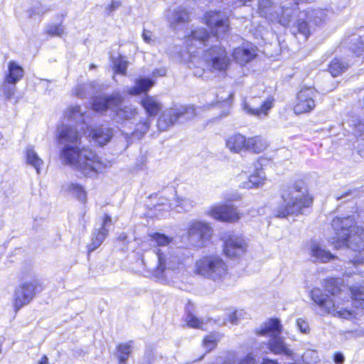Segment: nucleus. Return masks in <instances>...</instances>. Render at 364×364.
<instances>
[{"instance_id": "nucleus-1", "label": "nucleus", "mask_w": 364, "mask_h": 364, "mask_svg": "<svg viewBox=\"0 0 364 364\" xmlns=\"http://www.w3.org/2000/svg\"><path fill=\"white\" fill-rule=\"evenodd\" d=\"M58 133L59 141L64 144L60 152L64 164L87 177H94L102 171L105 165L97 154L88 149H80V134L76 128L63 125Z\"/></svg>"}, {"instance_id": "nucleus-2", "label": "nucleus", "mask_w": 364, "mask_h": 364, "mask_svg": "<svg viewBox=\"0 0 364 364\" xmlns=\"http://www.w3.org/2000/svg\"><path fill=\"white\" fill-rule=\"evenodd\" d=\"M331 226L336 237L331 242L336 247H346L355 252L364 251V229L355 225L353 216L336 217L332 220ZM355 264L364 263V257L359 253L351 261Z\"/></svg>"}, {"instance_id": "nucleus-3", "label": "nucleus", "mask_w": 364, "mask_h": 364, "mask_svg": "<svg viewBox=\"0 0 364 364\" xmlns=\"http://www.w3.org/2000/svg\"><path fill=\"white\" fill-rule=\"evenodd\" d=\"M325 289L333 296V299L323 294L320 289L315 288L311 291V299L321 310L326 313L346 319H350L355 316V312L353 311H349L340 306L341 304H343V303L341 302V300L343 301L342 292L339 287L336 284V280L335 279L326 280Z\"/></svg>"}, {"instance_id": "nucleus-4", "label": "nucleus", "mask_w": 364, "mask_h": 364, "mask_svg": "<svg viewBox=\"0 0 364 364\" xmlns=\"http://www.w3.org/2000/svg\"><path fill=\"white\" fill-rule=\"evenodd\" d=\"M282 198L284 205L274 210V215L278 218H286L289 215L302 213L305 208L312 203V198L308 195L306 187L302 182H296L282 190Z\"/></svg>"}, {"instance_id": "nucleus-5", "label": "nucleus", "mask_w": 364, "mask_h": 364, "mask_svg": "<svg viewBox=\"0 0 364 364\" xmlns=\"http://www.w3.org/2000/svg\"><path fill=\"white\" fill-rule=\"evenodd\" d=\"M124 98L119 92H113L110 95L97 97L92 102V108L99 112L110 109L114 112L118 122L124 123L136 119L138 115L137 108L133 105H122Z\"/></svg>"}, {"instance_id": "nucleus-6", "label": "nucleus", "mask_w": 364, "mask_h": 364, "mask_svg": "<svg viewBox=\"0 0 364 364\" xmlns=\"http://www.w3.org/2000/svg\"><path fill=\"white\" fill-rule=\"evenodd\" d=\"M210 38V33L203 28L193 31L190 35L186 37V43L189 53L187 65L191 69L196 68V70L193 71L195 76L201 77L204 69L200 67L203 62L200 60L199 56L193 54L195 53L193 48L196 47L199 49L202 46H206Z\"/></svg>"}, {"instance_id": "nucleus-7", "label": "nucleus", "mask_w": 364, "mask_h": 364, "mask_svg": "<svg viewBox=\"0 0 364 364\" xmlns=\"http://www.w3.org/2000/svg\"><path fill=\"white\" fill-rule=\"evenodd\" d=\"M154 252L157 257V264L148 267L145 264V266L159 279H164L169 271L180 269L183 265L181 257L174 251L158 248Z\"/></svg>"}, {"instance_id": "nucleus-8", "label": "nucleus", "mask_w": 364, "mask_h": 364, "mask_svg": "<svg viewBox=\"0 0 364 364\" xmlns=\"http://www.w3.org/2000/svg\"><path fill=\"white\" fill-rule=\"evenodd\" d=\"M195 273L205 278L218 281L226 274L227 265L219 256L206 255L196 261Z\"/></svg>"}, {"instance_id": "nucleus-9", "label": "nucleus", "mask_w": 364, "mask_h": 364, "mask_svg": "<svg viewBox=\"0 0 364 364\" xmlns=\"http://www.w3.org/2000/svg\"><path fill=\"white\" fill-rule=\"evenodd\" d=\"M282 326L278 319H270L265 324L258 334L267 336L270 338L269 341V348L274 354H282L287 356H291L292 350L286 344L284 340L280 336Z\"/></svg>"}, {"instance_id": "nucleus-10", "label": "nucleus", "mask_w": 364, "mask_h": 364, "mask_svg": "<svg viewBox=\"0 0 364 364\" xmlns=\"http://www.w3.org/2000/svg\"><path fill=\"white\" fill-rule=\"evenodd\" d=\"M213 235L210 225L203 221L191 222L187 230V238L189 244L196 248L206 245Z\"/></svg>"}, {"instance_id": "nucleus-11", "label": "nucleus", "mask_w": 364, "mask_h": 364, "mask_svg": "<svg viewBox=\"0 0 364 364\" xmlns=\"http://www.w3.org/2000/svg\"><path fill=\"white\" fill-rule=\"evenodd\" d=\"M318 93L311 87H305L297 93L293 110L296 114H307L316 107V100Z\"/></svg>"}, {"instance_id": "nucleus-12", "label": "nucleus", "mask_w": 364, "mask_h": 364, "mask_svg": "<svg viewBox=\"0 0 364 364\" xmlns=\"http://www.w3.org/2000/svg\"><path fill=\"white\" fill-rule=\"evenodd\" d=\"M196 115L194 107H181L166 110L158 120V127L161 131H165L170 126H172L178 119L184 117L190 119Z\"/></svg>"}, {"instance_id": "nucleus-13", "label": "nucleus", "mask_w": 364, "mask_h": 364, "mask_svg": "<svg viewBox=\"0 0 364 364\" xmlns=\"http://www.w3.org/2000/svg\"><path fill=\"white\" fill-rule=\"evenodd\" d=\"M203 58L207 65L214 70H225L230 63L226 50L220 46H213L205 50Z\"/></svg>"}, {"instance_id": "nucleus-14", "label": "nucleus", "mask_w": 364, "mask_h": 364, "mask_svg": "<svg viewBox=\"0 0 364 364\" xmlns=\"http://www.w3.org/2000/svg\"><path fill=\"white\" fill-rule=\"evenodd\" d=\"M208 214L213 218L228 223H235L241 218V214L232 205H215L208 210Z\"/></svg>"}, {"instance_id": "nucleus-15", "label": "nucleus", "mask_w": 364, "mask_h": 364, "mask_svg": "<svg viewBox=\"0 0 364 364\" xmlns=\"http://www.w3.org/2000/svg\"><path fill=\"white\" fill-rule=\"evenodd\" d=\"M205 23L215 31L217 36L226 33L229 31V21L227 14L220 11H208L205 16Z\"/></svg>"}, {"instance_id": "nucleus-16", "label": "nucleus", "mask_w": 364, "mask_h": 364, "mask_svg": "<svg viewBox=\"0 0 364 364\" xmlns=\"http://www.w3.org/2000/svg\"><path fill=\"white\" fill-rule=\"evenodd\" d=\"M247 248V244L245 240L239 235H230L224 242V253L230 258L242 255Z\"/></svg>"}, {"instance_id": "nucleus-17", "label": "nucleus", "mask_w": 364, "mask_h": 364, "mask_svg": "<svg viewBox=\"0 0 364 364\" xmlns=\"http://www.w3.org/2000/svg\"><path fill=\"white\" fill-rule=\"evenodd\" d=\"M34 291L35 287L31 283H24L16 289L13 299L16 311L30 303L34 297Z\"/></svg>"}, {"instance_id": "nucleus-18", "label": "nucleus", "mask_w": 364, "mask_h": 364, "mask_svg": "<svg viewBox=\"0 0 364 364\" xmlns=\"http://www.w3.org/2000/svg\"><path fill=\"white\" fill-rule=\"evenodd\" d=\"M278 6L272 0H259L258 3V12L271 22H277L281 25L288 23L287 17L279 18Z\"/></svg>"}, {"instance_id": "nucleus-19", "label": "nucleus", "mask_w": 364, "mask_h": 364, "mask_svg": "<svg viewBox=\"0 0 364 364\" xmlns=\"http://www.w3.org/2000/svg\"><path fill=\"white\" fill-rule=\"evenodd\" d=\"M112 224L111 217L105 214L101 220L99 229L93 232L91 242L87 245L88 252H91L98 248L105 240L109 233V227Z\"/></svg>"}, {"instance_id": "nucleus-20", "label": "nucleus", "mask_w": 364, "mask_h": 364, "mask_svg": "<svg viewBox=\"0 0 364 364\" xmlns=\"http://www.w3.org/2000/svg\"><path fill=\"white\" fill-rule=\"evenodd\" d=\"M309 255L314 262L326 263L336 258L335 255L316 241H312L309 244Z\"/></svg>"}, {"instance_id": "nucleus-21", "label": "nucleus", "mask_w": 364, "mask_h": 364, "mask_svg": "<svg viewBox=\"0 0 364 364\" xmlns=\"http://www.w3.org/2000/svg\"><path fill=\"white\" fill-rule=\"evenodd\" d=\"M274 98L268 97L263 101L259 107H255V103L252 105L244 103L243 109L249 114L257 117L259 119H264L268 116L269 111L273 107Z\"/></svg>"}, {"instance_id": "nucleus-22", "label": "nucleus", "mask_w": 364, "mask_h": 364, "mask_svg": "<svg viewBox=\"0 0 364 364\" xmlns=\"http://www.w3.org/2000/svg\"><path fill=\"white\" fill-rule=\"evenodd\" d=\"M166 18L170 26L175 30L178 26L190 21V14L185 9L178 6L168 9Z\"/></svg>"}, {"instance_id": "nucleus-23", "label": "nucleus", "mask_w": 364, "mask_h": 364, "mask_svg": "<svg viewBox=\"0 0 364 364\" xmlns=\"http://www.w3.org/2000/svg\"><path fill=\"white\" fill-rule=\"evenodd\" d=\"M232 56L237 63L244 65L256 56V50L250 45L238 47L233 50Z\"/></svg>"}, {"instance_id": "nucleus-24", "label": "nucleus", "mask_w": 364, "mask_h": 364, "mask_svg": "<svg viewBox=\"0 0 364 364\" xmlns=\"http://www.w3.org/2000/svg\"><path fill=\"white\" fill-rule=\"evenodd\" d=\"M247 139L240 134H235L227 138L226 147L232 153L239 154L246 151Z\"/></svg>"}, {"instance_id": "nucleus-25", "label": "nucleus", "mask_w": 364, "mask_h": 364, "mask_svg": "<svg viewBox=\"0 0 364 364\" xmlns=\"http://www.w3.org/2000/svg\"><path fill=\"white\" fill-rule=\"evenodd\" d=\"M24 157L26 164L35 168L37 174H40L43 161L38 156L33 146L28 145L25 148Z\"/></svg>"}, {"instance_id": "nucleus-26", "label": "nucleus", "mask_w": 364, "mask_h": 364, "mask_svg": "<svg viewBox=\"0 0 364 364\" xmlns=\"http://www.w3.org/2000/svg\"><path fill=\"white\" fill-rule=\"evenodd\" d=\"M278 11L279 18L285 16L288 19V23L283 25L284 26H289L296 16L298 18V15L300 12L297 9V4L296 2H283L282 6L278 8Z\"/></svg>"}, {"instance_id": "nucleus-27", "label": "nucleus", "mask_w": 364, "mask_h": 364, "mask_svg": "<svg viewBox=\"0 0 364 364\" xmlns=\"http://www.w3.org/2000/svg\"><path fill=\"white\" fill-rule=\"evenodd\" d=\"M90 136L100 146L105 145L112 138V132L110 129L100 127L92 130Z\"/></svg>"}, {"instance_id": "nucleus-28", "label": "nucleus", "mask_w": 364, "mask_h": 364, "mask_svg": "<svg viewBox=\"0 0 364 364\" xmlns=\"http://www.w3.org/2000/svg\"><path fill=\"white\" fill-rule=\"evenodd\" d=\"M344 129L351 132L355 136L360 135L364 132V122L356 116H350L343 122Z\"/></svg>"}, {"instance_id": "nucleus-29", "label": "nucleus", "mask_w": 364, "mask_h": 364, "mask_svg": "<svg viewBox=\"0 0 364 364\" xmlns=\"http://www.w3.org/2000/svg\"><path fill=\"white\" fill-rule=\"evenodd\" d=\"M85 112L79 105H73L68 107L65 111V117L76 123L87 124Z\"/></svg>"}, {"instance_id": "nucleus-30", "label": "nucleus", "mask_w": 364, "mask_h": 364, "mask_svg": "<svg viewBox=\"0 0 364 364\" xmlns=\"http://www.w3.org/2000/svg\"><path fill=\"white\" fill-rule=\"evenodd\" d=\"M306 11L299 12L298 18L294 23L297 32L301 34L306 39L311 35L313 25L308 24V18L306 16Z\"/></svg>"}, {"instance_id": "nucleus-31", "label": "nucleus", "mask_w": 364, "mask_h": 364, "mask_svg": "<svg viewBox=\"0 0 364 364\" xmlns=\"http://www.w3.org/2000/svg\"><path fill=\"white\" fill-rule=\"evenodd\" d=\"M267 147V143L262 136H256L247 139L246 151L259 154L264 151Z\"/></svg>"}, {"instance_id": "nucleus-32", "label": "nucleus", "mask_w": 364, "mask_h": 364, "mask_svg": "<svg viewBox=\"0 0 364 364\" xmlns=\"http://www.w3.org/2000/svg\"><path fill=\"white\" fill-rule=\"evenodd\" d=\"M141 103L149 116L156 115L162 108L157 99L151 96H146L141 100Z\"/></svg>"}, {"instance_id": "nucleus-33", "label": "nucleus", "mask_w": 364, "mask_h": 364, "mask_svg": "<svg viewBox=\"0 0 364 364\" xmlns=\"http://www.w3.org/2000/svg\"><path fill=\"white\" fill-rule=\"evenodd\" d=\"M306 14L308 21L314 26L322 25L328 17V11L323 9H312L306 11Z\"/></svg>"}, {"instance_id": "nucleus-34", "label": "nucleus", "mask_w": 364, "mask_h": 364, "mask_svg": "<svg viewBox=\"0 0 364 364\" xmlns=\"http://www.w3.org/2000/svg\"><path fill=\"white\" fill-rule=\"evenodd\" d=\"M150 126V122L148 118L145 120H140L139 123L136 124V128L132 133H126L125 138L129 141V139H140L143 136L148 132Z\"/></svg>"}, {"instance_id": "nucleus-35", "label": "nucleus", "mask_w": 364, "mask_h": 364, "mask_svg": "<svg viewBox=\"0 0 364 364\" xmlns=\"http://www.w3.org/2000/svg\"><path fill=\"white\" fill-rule=\"evenodd\" d=\"M8 73L5 79L17 83L23 76V68L14 61H11L8 65Z\"/></svg>"}, {"instance_id": "nucleus-36", "label": "nucleus", "mask_w": 364, "mask_h": 364, "mask_svg": "<svg viewBox=\"0 0 364 364\" xmlns=\"http://www.w3.org/2000/svg\"><path fill=\"white\" fill-rule=\"evenodd\" d=\"M264 173L262 169H257L253 174L250 176L248 181L243 183V187L247 189L259 187L264 183Z\"/></svg>"}, {"instance_id": "nucleus-37", "label": "nucleus", "mask_w": 364, "mask_h": 364, "mask_svg": "<svg viewBox=\"0 0 364 364\" xmlns=\"http://www.w3.org/2000/svg\"><path fill=\"white\" fill-rule=\"evenodd\" d=\"M149 236L151 237L150 241L152 245L156 246L155 250H156L158 248L164 250V247L168 245L173 241L172 237H168L164 234L159 232H155L153 235H150Z\"/></svg>"}, {"instance_id": "nucleus-38", "label": "nucleus", "mask_w": 364, "mask_h": 364, "mask_svg": "<svg viewBox=\"0 0 364 364\" xmlns=\"http://www.w3.org/2000/svg\"><path fill=\"white\" fill-rule=\"evenodd\" d=\"M154 81L148 78H141L136 81V85L128 90L131 95H138L143 92H146L153 85Z\"/></svg>"}, {"instance_id": "nucleus-39", "label": "nucleus", "mask_w": 364, "mask_h": 364, "mask_svg": "<svg viewBox=\"0 0 364 364\" xmlns=\"http://www.w3.org/2000/svg\"><path fill=\"white\" fill-rule=\"evenodd\" d=\"M353 305L355 308L364 309V285L350 288Z\"/></svg>"}, {"instance_id": "nucleus-40", "label": "nucleus", "mask_w": 364, "mask_h": 364, "mask_svg": "<svg viewBox=\"0 0 364 364\" xmlns=\"http://www.w3.org/2000/svg\"><path fill=\"white\" fill-rule=\"evenodd\" d=\"M132 350L131 342L121 343L117 346V357L119 360V364H127L129 355Z\"/></svg>"}, {"instance_id": "nucleus-41", "label": "nucleus", "mask_w": 364, "mask_h": 364, "mask_svg": "<svg viewBox=\"0 0 364 364\" xmlns=\"http://www.w3.org/2000/svg\"><path fill=\"white\" fill-rule=\"evenodd\" d=\"M68 193L81 202L86 201L87 193L82 186L76 183H71L68 186Z\"/></svg>"}, {"instance_id": "nucleus-42", "label": "nucleus", "mask_w": 364, "mask_h": 364, "mask_svg": "<svg viewBox=\"0 0 364 364\" xmlns=\"http://www.w3.org/2000/svg\"><path fill=\"white\" fill-rule=\"evenodd\" d=\"M349 65L346 63L335 58L331 62L328 70L333 77H336L346 71Z\"/></svg>"}, {"instance_id": "nucleus-43", "label": "nucleus", "mask_w": 364, "mask_h": 364, "mask_svg": "<svg viewBox=\"0 0 364 364\" xmlns=\"http://www.w3.org/2000/svg\"><path fill=\"white\" fill-rule=\"evenodd\" d=\"M16 83L4 79L0 85V95L6 99L10 100L16 92Z\"/></svg>"}, {"instance_id": "nucleus-44", "label": "nucleus", "mask_w": 364, "mask_h": 364, "mask_svg": "<svg viewBox=\"0 0 364 364\" xmlns=\"http://www.w3.org/2000/svg\"><path fill=\"white\" fill-rule=\"evenodd\" d=\"M174 200L176 203V206L181 208L183 210L185 211L190 210L196 205L195 201H193L191 198L186 196H179L175 195Z\"/></svg>"}, {"instance_id": "nucleus-45", "label": "nucleus", "mask_w": 364, "mask_h": 364, "mask_svg": "<svg viewBox=\"0 0 364 364\" xmlns=\"http://www.w3.org/2000/svg\"><path fill=\"white\" fill-rule=\"evenodd\" d=\"M220 338L221 336L218 333H211L203 339V346L207 350V352L213 349L217 346V343Z\"/></svg>"}, {"instance_id": "nucleus-46", "label": "nucleus", "mask_w": 364, "mask_h": 364, "mask_svg": "<svg viewBox=\"0 0 364 364\" xmlns=\"http://www.w3.org/2000/svg\"><path fill=\"white\" fill-rule=\"evenodd\" d=\"M46 31L49 36L60 37L65 33V27L61 23H50L46 26Z\"/></svg>"}, {"instance_id": "nucleus-47", "label": "nucleus", "mask_w": 364, "mask_h": 364, "mask_svg": "<svg viewBox=\"0 0 364 364\" xmlns=\"http://www.w3.org/2000/svg\"><path fill=\"white\" fill-rule=\"evenodd\" d=\"M128 62L124 60L122 56H119L114 61V68L115 72L119 74L124 75L127 68Z\"/></svg>"}, {"instance_id": "nucleus-48", "label": "nucleus", "mask_w": 364, "mask_h": 364, "mask_svg": "<svg viewBox=\"0 0 364 364\" xmlns=\"http://www.w3.org/2000/svg\"><path fill=\"white\" fill-rule=\"evenodd\" d=\"M186 321L187 325L191 328H203L204 326L203 320L198 318L193 314H188L187 315Z\"/></svg>"}, {"instance_id": "nucleus-49", "label": "nucleus", "mask_w": 364, "mask_h": 364, "mask_svg": "<svg viewBox=\"0 0 364 364\" xmlns=\"http://www.w3.org/2000/svg\"><path fill=\"white\" fill-rule=\"evenodd\" d=\"M297 328L303 333H309L310 332V328L309 323L304 319L300 318L296 320Z\"/></svg>"}, {"instance_id": "nucleus-50", "label": "nucleus", "mask_w": 364, "mask_h": 364, "mask_svg": "<svg viewBox=\"0 0 364 364\" xmlns=\"http://www.w3.org/2000/svg\"><path fill=\"white\" fill-rule=\"evenodd\" d=\"M353 52L357 55H364V36L360 37L358 44L356 45V48L353 50Z\"/></svg>"}, {"instance_id": "nucleus-51", "label": "nucleus", "mask_w": 364, "mask_h": 364, "mask_svg": "<svg viewBox=\"0 0 364 364\" xmlns=\"http://www.w3.org/2000/svg\"><path fill=\"white\" fill-rule=\"evenodd\" d=\"M154 360V352L151 349H148L144 353L143 364H152Z\"/></svg>"}, {"instance_id": "nucleus-52", "label": "nucleus", "mask_w": 364, "mask_h": 364, "mask_svg": "<svg viewBox=\"0 0 364 364\" xmlns=\"http://www.w3.org/2000/svg\"><path fill=\"white\" fill-rule=\"evenodd\" d=\"M237 364H256V360L251 355H248L240 360Z\"/></svg>"}, {"instance_id": "nucleus-53", "label": "nucleus", "mask_w": 364, "mask_h": 364, "mask_svg": "<svg viewBox=\"0 0 364 364\" xmlns=\"http://www.w3.org/2000/svg\"><path fill=\"white\" fill-rule=\"evenodd\" d=\"M50 8L40 5L39 6L36 8V9L34 10V14L37 15H42L50 11Z\"/></svg>"}, {"instance_id": "nucleus-54", "label": "nucleus", "mask_w": 364, "mask_h": 364, "mask_svg": "<svg viewBox=\"0 0 364 364\" xmlns=\"http://www.w3.org/2000/svg\"><path fill=\"white\" fill-rule=\"evenodd\" d=\"M144 41L147 43H151L154 41L152 40V34L149 31L144 30L142 34Z\"/></svg>"}, {"instance_id": "nucleus-55", "label": "nucleus", "mask_w": 364, "mask_h": 364, "mask_svg": "<svg viewBox=\"0 0 364 364\" xmlns=\"http://www.w3.org/2000/svg\"><path fill=\"white\" fill-rule=\"evenodd\" d=\"M121 6L120 1H112L108 6L109 13H112Z\"/></svg>"}, {"instance_id": "nucleus-56", "label": "nucleus", "mask_w": 364, "mask_h": 364, "mask_svg": "<svg viewBox=\"0 0 364 364\" xmlns=\"http://www.w3.org/2000/svg\"><path fill=\"white\" fill-rule=\"evenodd\" d=\"M74 94L79 97H83L85 96L84 88L82 86H77L74 91Z\"/></svg>"}, {"instance_id": "nucleus-57", "label": "nucleus", "mask_w": 364, "mask_h": 364, "mask_svg": "<svg viewBox=\"0 0 364 364\" xmlns=\"http://www.w3.org/2000/svg\"><path fill=\"white\" fill-rule=\"evenodd\" d=\"M334 362L336 364H343L344 362V356L340 353H337L334 355Z\"/></svg>"}, {"instance_id": "nucleus-58", "label": "nucleus", "mask_w": 364, "mask_h": 364, "mask_svg": "<svg viewBox=\"0 0 364 364\" xmlns=\"http://www.w3.org/2000/svg\"><path fill=\"white\" fill-rule=\"evenodd\" d=\"M237 319H238V314H237V312L235 311L232 314H231L230 316H229V321L232 323V324H237Z\"/></svg>"}, {"instance_id": "nucleus-59", "label": "nucleus", "mask_w": 364, "mask_h": 364, "mask_svg": "<svg viewBox=\"0 0 364 364\" xmlns=\"http://www.w3.org/2000/svg\"><path fill=\"white\" fill-rule=\"evenodd\" d=\"M166 73V70L164 68L162 69H159V70H155L154 72H153V75L154 77H156V76H164Z\"/></svg>"}, {"instance_id": "nucleus-60", "label": "nucleus", "mask_w": 364, "mask_h": 364, "mask_svg": "<svg viewBox=\"0 0 364 364\" xmlns=\"http://www.w3.org/2000/svg\"><path fill=\"white\" fill-rule=\"evenodd\" d=\"M251 0H232V4L236 6H240L244 5L247 1H250Z\"/></svg>"}, {"instance_id": "nucleus-61", "label": "nucleus", "mask_w": 364, "mask_h": 364, "mask_svg": "<svg viewBox=\"0 0 364 364\" xmlns=\"http://www.w3.org/2000/svg\"><path fill=\"white\" fill-rule=\"evenodd\" d=\"M352 194V191H345L343 194L341 195H337L336 196V199L337 200H341V199H343V198H346L347 196H350Z\"/></svg>"}, {"instance_id": "nucleus-62", "label": "nucleus", "mask_w": 364, "mask_h": 364, "mask_svg": "<svg viewBox=\"0 0 364 364\" xmlns=\"http://www.w3.org/2000/svg\"><path fill=\"white\" fill-rule=\"evenodd\" d=\"M240 196L237 194H232L230 196H225V199L228 201L237 200Z\"/></svg>"}, {"instance_id": "nucleus-63", "label": "nucleus", "mask_w": 364, "mask_h": 364, "mask_svg": "<svg viewBox=\"0 0 364 364\" xmlns=\"http://www.w3.org/2000/svg\"><path fill=\"white\" fill-rule=\"evenodd\" d=\"M262 364H279L277 361L268 358L264 359Z\"/></svg>"}, {"instance_id": "nucleus-64", "label": "nucleus", "mask_w": 364, "mask_h": 364, "mask_svg": "<svg viewBox=\"0 0 364 364\" xmlns=\"http://www.w3.org/2000/svg\"><path fill=\"white\" fill-rule=\"evenodd\" d=\"M48 358L46 355H43L38 361V364H48Z\"/></svg>"}]
</instances>
